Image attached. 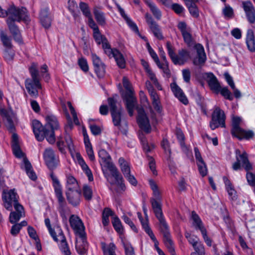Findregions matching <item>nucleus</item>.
Instances as JSON below:
<instances>
[{
  "instance_id": "nucleus-1",
  "label": "nucleus",
  "mask_w": 255,
  "mask_h": 255,
  "mask_svg": "<svg viewBox=\"0 0 255 255\" xmlns=\"http://www.w3.org/2000/svg\"><path fill=\"white\" fill-rule=\"evenodd\" d=\"M93 36L98 44H102L105 53L109 57H113L119 67L124 68L126 60L123 55L117 49L111 48L107 39L101 34L100 30L93 32Z\"/></svg>"
},
{
  "instance_id": "nucleus-2",
  "label": "nucleus",
  "mask_w": 255,
  "mask_h": 255,
  "mask_svg": "<svg viewBox=\"0 0 255 255\" xmlns=\"http://www.w3.org/2000/svg\"><path fill=\"white\" fill-rule=\"evenodd\" d=\"M31 79L28 78L25 81V86L29 94L33 97L38 96V89H41V85L39 79V72L37 64L33 63L29 68Z\"/></svg>"
},
{
  "instance_id": "nucleus-3",
  "label": "nucleus",
  "mask_w": 255,
  "mask_h": 255,
  "mask_svg": "<svg viewBox=\"0 0 255 255\" xmlns=\"http://www.w3.org/2000/svg\"><path fill=\"white\" fill-rule=\"evenodd\" d=\"M32 127L33 132L38 141H42L44 137H46L49 143L53 144L55 142V134L52 131H49V129H47L45 126L43 127L38 121H33Z\"/></svg>"
},
{
  "instance_id": "nucleus-4",
  "label": "nucleus",
  "mask_w": 255,
  "mask_h": 255,
  "mask_svg": "<svg viewBox=\"0 0 255 255\" xmlns=\"http://www.w3.org/2000/svg\"><path fill=\"white\" fill-rule=\"evenodd\" d=\"M99 156L105 162L107 168L110 170L112 176L115 178L118 185L120 186L123 190H125V186L123 183V178L116 167L112 162L109 161L110 156L107 151L103 149L100 150Z\"/></svg>"
},
{
  "instance_id": "nucleus-5",
  "label": "nucleus",
  "mask_w": 255,
  "mask_h": 255,
  "mask_svg": "<svg viewBox=\"0 0 255 255\" xmlns=\"http://www.w3.org/2000/svg\"><path fill=\"white\" fill-rule=\"evenodd\" d=\"M7 19L13 22L23 20L25 22H29L30 19L26 8L24 7H17L13 4L10 5L6 10Z\"/></svg>"
},
{
  "instance_id": "nucleus-6",
  "label": "nucleus",
  "mask_w": 255,
  "mask_h": 255,
  "mask_svg": "<svg viewBox=\"0 0 255 255\" xmlns=\"http://www.w3.org/2000/svg\"><path fill=\"white\" fill-rule=\"evenodd\" d=\"M235 153L236 161L233 164V169L234 170H238L242 166L247 171L251 170L252 165L249 162L247 152L245 151L241 152L239 149H237Z\"/></svg>"
},
{
  "instance_id": "nucleus-7",
  "label": "nucleus",
  "mask_w": 255,
  "mask_h": 255,
  "mask_svg": "<svg viewBox=\"0 0 255 255\" xmlns=\"http://www.w3.org/2000/svg\"><path fill=\"white\" fill-rule=\"evenodd\" d=\"M160 223V230L163 236L164 244L171 255H176L171 239L168 226L164 217L158 219Z\"/></svg>"
},
{
  "instance_id": "nucleus-8",
  "label": "nucleus",
  "mask_w": 255,
  "mask_h": 255,
  "mask_svg": "<svg viewBox=\"0 0 255 255\" xmlns=\"http://www.w3.org/2000/svg\"><path fill=\"white\" fill-rule=\"evenodd\" d=\"M50 176L52 180L55 193L58 199V210L60 212H63L66 207V202L63 196L61 185L58 179L54 175L53 173L50 174Z\"/></svg>"
},
{
  "instance_id": "nucleus-9",
  "label": "nucleus",
  "mask_w": 255,
  "mask_h": 255,
  "mask_svg": "<svg viewBox=\"0 0 255 255\" xmlns=\"http://www.w3.org/2000/svg\"><path fill=\"white\" fill-rule=\"evenodd\" d=\"M226 116L224 112L219 107H215L212 114V120L210 123V127L212 130L218 128L220 126L225 127Z\"/></svg>"
},
{
  "instance_id": "nucleus-10",
  "label": "nucleus",
  "mask_w": 255,
  "mask_h": 255,
  "mask_svg": "<svg viewBox=\"0 0 255 255\" xmlns=\"http://www.w3.org/2000/svg\"><path fill=\"white\" fill-rule=\"evenodd\" d=\"M69 223L75 234L79 238L84 239L86 233L85 227L80 218L75 215H72L69 218Z\"/></svg>"
},
{
  "instance_id": "nucleus-11",
  "label": "nucleus",
  "mask_w": 255,
  "mask_h": 255,
  "mask_svg": "<svg viewBox=\"0 0 255 255\" xmlns=\"http://www.w3.org/2000/svg\"><path fill=\"white\" fill-rule=\"evenodd\" d=\"M0 113L8 130L11 132L14 131V121L15 119V116L13 111L11 110L1 109Z\"/></svg>"
},
{
  "instance_id": "nucleus-12",
  "label": "nucleus",
  "mask_w": 255,
  "mask_h": 255,
  "mask_svg": "<svg viewBox=\"0 0 255 255\" xmlns=\"http://www.w3.org/2000/svg\"><path fill=\"white\" fill-rule=\"evenodd\" d=\"M43 158L46 165L50 170H53L57 166L58 159L56 157L52 149L46 148L43 152Z\"/></svg>"
},
{
  "instance_id": "nucleus-13",
  "label": "nucleus",
  "mask_w": 255,
  "mask_h": 255,
  "mask_svg": "<svg viewBox=\"0 0 255 255\" xmlns=\"http://www.w3.org/2000/svg\"><path fill=\"white\" fill-rule=\"evenodd\" d=\"M2 200L4 202V207L9 211L12 209V204L17 201V194L14 189L9 191H3L2 193Z\"/></svg>"
},
{
  "instance_id": "nucleus-14",
  "label": "nucleus",
  "mask_w": 255,
  "mask_h": 255,
  "mask_svg": "<svg viewBox=\"0 0 255 255\" xmlns=\"http://www.w3.org/2000/svg\"><path fill=\"white\" fill-rule=\"evenodd\" d=\"M137 123L139 128L146 133L150 132L151 130V126L148 117L143 109H139L138 110Z\"/></svg>"
},
{
  "instance_id": "nucleus-15",
  "label": "nucleus",
  "mask_w": 255,
  "mask_h": 255,
  "mask_svg": "<svg viewBox=\"0 0 255 255\" xmlns=\"http://www.w3.org/2000/svg\"><path fill=\"white\" fill-rule=\"evenodd\" d=\"M145 16L146 22L148 24L150 29L152 31L154 36L159 40L163 39L164 37L158 24L153 20L151 15L148 13H146Z\"/></svg>"
},
{
  "instance_id": "nucleus-16",
  "label": "nucleus",
  "mask_w": 255,
  "mask_h": 255,
  "mask_svg": "<svg viewBox=\"0 0 255 255\" xmlns=\"http://www.w3.org/2000/svg\"><path fill=\"white\" fill-rule=\"evenodd\" d=\"M242 7L243 8L248 20L250 23L255 22V8L250 0L242 1Z\"/></svg>"
},
{
  "instance_id": "nucleus-17",
  "label": "nucleus",
  "mask_w": 255,
  "mask_h": 255,
  "mask_svg": "<svg viewBox=\"0 0 255 255\" xmlns=\"http://www.w3.org/2000/svg\"><path fill=\"white\" fill-rule=\"evenodd\" d=\"M178 28L181 32L184 42L189 47L194 45V41L190 33V30L187 28L184 22H180L178 24Z\"/></svg>"
},
{
  "instance_id": "nucleus-18",
  "label": "nucleus",
  "mask_w": 255,
  "mask_h": 255,
  "mask_svg": "<svg viewBox=\"0 0 255 255\" xmlns=\"http://www.w3.org/2000/svg\"><path fill=\"white\" fill-rule=\"evenodd\" d=\"M56 231L58 235L56 237V239H53L56 242H60V248L61 252L65 255H70L71 252L66 241V238L64 236L63 232L60 228H57Z\"/></svg>"
},
{
  "instance_id": "nucleus-19",
  "label": "nucleus",
  "mask_w": 255,
  "mask_h": 255,
  "mask_svg": "<svg viewBox=\"0 0 255 255\" xmlns=\"http://www.w3.org/2000/svg\"><path fill=\"white\" fill-rule=\"evenodd\" d=\"M194 47L196 50L197 56L194 58L193 63L196 66H202L206 60V55L204 47L199 43L195 44Z\"/></svg>"
},
{
  "instance_id": "nucleus-20",
  "label": "nucleus",
  "mask_w": 255,
  "mask_h": 255,
  "mask_svg": "<svg viewBox=\"0 0 255 255\" xmlns=\"http://www.w3.org/2000/svg\"><path fill=\"white\" fill-rule=\"evenodd\" d=\"M95 71L99 78L103 77L105 73V66L96 54H92Z\"/></svg>"
},
{
  "instance_id": "nucleus-21",
  "label": "nucleus",
  "mask_w": 255,
  "mask_h": 255,
  "mask_svg": "<svg viewBox=\"0 0 255 255\" xmlns=\"http://www.w3.org/2000/svg\"><path fill=\"white\" fill-rule=\"evenodd\" d=\"M205 75V80L210 89L216 94H219L221 86L216 76L212 73H207Z\"/></svg>"
},
{
  "instance_id": "nucleus-22",
  "label": "nucleus",
  "mask_w": 255,
  "mask_h": 255,
  "mask_svg": "<svg viewBox=\"0 0 255 255\" xmlns=\"http://www.w3.org/2000/svg\"><path fill=\"white\" fill-rule=\"evenodd\" d=\"M126 101V108L130 116H132L133 110L136 105V99L133 95V93H126L124 98Z\"/></svg>"
},
{
  "instance_id": "nucleus-23",
  "label": "nucleus",
  "mask_w": 255,
  "mask_h": 255,
  "mask_svg": "<svg viewBox=\"0 0 255 255\" xmlns=\"http://www.w3.org/2000/svg\"><path fill=\"white\" fill-rule=\"evenodd\" d=\"M171 89L175 96L183 104L187 105L188 100L184 94L182 89L177 85L175 82L170 84Z\"/></svg>"
},
{
  "instance_id": "nucleus-24",
  "label": "nucleus",
  "mask_w": 255,
  "mask_h": 255,
  "mask_svg": "<svg viewBox=\"0 0 255 255\" xmlns=\"http://www.w3.org/2000/svg\"><path fill=\"white\" fill-rule=\"evenodd\" d=\"M66 195L69 204L73 206H76L79 204L81 200V191L80 190L67 191Z\"/></svg>"
},
{
  "instance_id": "nucleus-25",
  "label": "nucleus",
  "mask_w": 255,
  "mask_h": 255,
  "mask_svg": "<svg viewBox=\"0 0 255 255\" xmlns=\"http://www.w3.org/2000/svg\"><path fill=\"white\" fill-rule=\"evenodd\" d=\"M40 20L42 25L45 28H48L50 27L52 20V16L49 13L48 8L42 9L40 13Z\"/></svg>"
},
{
  "instance_id": "nucleus-26",
  "label": "nucleus",
  "mask_w": 255,
  "mask_h": 255,
  "mask_svg": "<svg viewBox=\"0 0 255 255\" xmlns=\"http://www.w3.org/2000/svg\"><path fill=\"white\" fill-rule=\"evenodd\" d=\"M6 23L14 39L17 42L21 43L22 40L20 32L14 22L10 19H6Z\"/></svg>"
},
{
  "instance_id": "nucleus-27",
  "label": "nucleus",
  "mask_w": 255,
  "mask_h": 255,
  "mask_svg": "<svg viewBox=\"0 0 255 255\" xmlns=\"http://www.w3.org/2000/svg\"><path fill=\"white\" fill-rule=\"evenodd\" d=\"M190 58V52L186 49H182L178 51V55L174 59L175 65H183Z\"/></svg>"
},
{
  "instance_id": "nucleus-28",
  "label": "nucleus",
  "mask_w": 255,
  "mask_h": 255,
  "mask_svg": "<svg viewBox=\"0 0 255 255\" xmlns=\"http://www.w3.org/2000/svg\"><path fill=\"white\" fill-rule=\"evenodd\" d=\"M46 124L45 126L49 131H52L54 134V130L59 128V123L56 117L52 115H47L45 118Z\"/></svg>"
},
{
  "instance_id": "nucleus-29",
  "label": "nucleus",
  "mask_w": 255,
  "mask_h": 255,
  "mask_svg": "<svg viewBox=\"0 0 255 255\" xmlns=\"http://www.w3.org/2000/svg\"><path fill=\"white\" fill-rule=\"evenodd\" d=\"M21 168L24 169L28 176L32 180L35 181L37 179V176L32 169V165L26 157L23 159V164L21 165Z\"/></svg>"
},
{
  "instance_id": "nucleus-30",
  "label": "nucleus",
  "mask_w": 255,
  "mask_h": 255,
  "mask_svg": "<svg viewBox=\"0 0 255 255\" xmlns=\"http://www.w3.org/2000/svg\"><path fill=\"white\" fill-rule=\"evenodd\" d=\"M152 208L157 219L163 217L161 203L154 198L150 200Z\"/></svg>"
},
{
  "instance_id": "nucleus-31",
  "label": "nucleus",
  "mask_w": 255,
  "mask_h": 255,
  "mask_svg": "<svg viewBox=\"0 0 255 255\" xmlns=\"http://www.w3.org/2000/svg\"><path fill=\"white\" fill-rule=\"evenodd\" d=\"M246 44L248 49L251 52L255 51V40L254 32L252 29H249L247 34Z\"/></svg>"
},
{
  "instance_id": "nucleus-32",
  "label": "nucleus",
  "mask_w": 255,
  "mask_h": 255,
  "mask_svg": "<svg viewBox=\"0 0 255 255\" xmlns=\"http://www.w3.org/2000/svg\"><path fill=\"white\" fill-rule=\"evenodd\" d=\"M223 180L229 196L232 200H236L237 199L236 191L231 181L226 176L223 177Z\"/></svg>"
},
{
  "instance_id": "nucleus-33",
  "label": "nucleus",
  "mask_w": 255,
  "mask_h": 255,
  "mask_svg": "<svg viewBox=\"0 0 255 255\" xmlns=\"http://www.w3.org/2000/svg\"><path fill=\"white\" fill-rule=\"evenodd\" d=\"M66 188L67 191L79 190L77 180L71 175L67 176Z\"/></svg>"
},
{
  "instance_id": "nucleus-34",
  "label": "nucleus",
  "mask_w": 255,
  "mask_h": 255,
  "mask_svg": "<svg viewBox=\"0 0 255 255\" xmlns=\"http://www.w3.org/2000/svg\"><path fill=\"white\" fill-rule=\"evenodd\" d=\"M197 0H185V2L188 7L190 14L195 17L199 16V10L195 3Z\"/></svg>"
},
{
  "instance_id": "nucleus-35",
  "label": "nucleus",
  "mask_w": 255,
  "mask_h": 255,
  "mask_svg": "<svg viewBox=\"0 0 255 255\" xmlns=\"http://www.w3.org/2000/svg\"><path fill=\"white\" fill-rule=\"evenodd\" d=\"M81 241L77 242V244L76 245V249L78 253L80 255H84L86 254L87 248H88V243L86 241V235H85L84 239L80 238Z\"/></svg>"
},
{
  "instance_id": "nucleus-36",
  "label": "nucleus",
  "mask_w": 255,
  "mask_h": 255,
  "mask_svg": "<svg viewBox=\"0 0 255 255\" xmlns=\"http://www.w3.org/2000/svg\"><path fill=\"white\" fill-rule=\"evenodd\" d=\"M241 119L238 117H234L232 119V128L231 133L232 135L235 136L242 129L240 126Z\"/></svg>"
},
{
  "instance_id": "nucleus-37",
  "label": "nucleus",
  "mask_w": 255,
  "mask_h": 255,
  "mask_svg": "<svg viewBox=\"0 0 255 255\" xmlns=\"http://www.w3.org/2000/svg\"><path fill=\"white\" fill-rule=\"evenodd\" d=\"M191 219L193 220V225L196 230H199L201 231L202 229H205L201 219L195 211H192L191 213Z\"/></svg>"
},
{
  "instance_id": "nucleus-38",
  "label": "nucleus",
  "mask_w": 255,
  "mask_h": 255,
  "mask_svg": "<svg viewBox=\"0 0 255 255\" xmlns=\"http://www.w3.org/2000/svg\"><path fill=\"white\" fill-rule=\"evenodd\" d=\"M94 14L97 22L101 25H104L106 24V18L104 13L98 8L95 7L94 9Z\"/></svg>"
},
{
  "instance_id": "nucleus-39",
  "label": "nucleus",
  "mask_w": 255,
  "mask_h": 255,
  "mask_svg": "<svg viewBox=\"0 0 255 255\" xmlns=\"http://www.w3.org/2000/svg\"><path fill=\"white\" fill-rule=\"evenodd\" d=\"M112 223L114 228L117 233L121 235L123 234L124 228L121 221L118 216H115L113 217Z\"/></svg>"
},
{
  "instance_id": "nucleus-40",
  "label": "nucleus",
  "mask_w": 255,
  "mask_h": 255,
  "mask_svg": "<svg viewBox=\"0 0 255 255\" xmlns=\"http://www.w3.org/2000/svg\"><path fill=\"white\" fill-rule=\"evenodd\" d=\"M146 2L148 6L149 7L150 10L152 12L154 17L158 20L160 19L161 17V13L160 10L150 0H147Z\"/></svg>"
},
{
  "instance_id": "nucleus-41",
  "label": "nucleus",
  "mask_w": 255,
  "mask_h": 255,
  "mask_svg": "<svg viewBox=\"0 0 255 255\" xmlns=\"http://www.w3.org/2000/svg\"><path fill=\"white\" fill-rule=\"evenodd\" d=\"M119 163L124 176H126V175L130 173L129 164L124 159V158H120L119 159Z\"/></svg>"
},
{
  "instance_id": "nucleus-42",
  "label": "nucleus",
  "mask_w": 255,
  "mask_h": 255,
  "mask_svg": "<svg viewBox=\"0 0 255 255\" xmlns=\"http://www.w3.org/2000/svg\"><path fill=\"white\" fill-rule=\"evenodd\" d=\"M254 136V133L252 130H245L243 129L241 130L239 133H238L235 137L239 138V139H242L245 138L249 139L252 138Z\"/></svg>"
},
{
  "instance_id": "nucleus-43",
  "label": "nucleus",
  "mask_w": 255,
  "mask_h": 255,
  "mask_svg": "<svg viewBox=\"0 0 255 255\" xmlns=\"http://www.w3.org/2000/svg\"><path fill=\"white\" fill-rule=\"evenodd\" d=\"M142 226L144 229L145 232L149 235L151 239L153 241L154 243V246L155 249L158 246V242L157 240H156L153 233L152 232V230L149 227L147 223L145 222V223L142 222Z\"/></svg>"
},
{
  "instance_id": "nucleus-44",
  "label": "nucleus",
  "mask_w": 255,
  "mask_h": 255,
  "mask_svg": "<svg viewBox=\"0 0 255 255\" xmlns=\"http://www.w3.org/2000/svg\"><path fill=\"white\" fill-rule=\"evenodd\" d=\"M122 110L117 112H112L111 113L113 124L115 126L118 127L119 129L120 128L122 122Z\"/></svg>"
},
{
  "instance_id": "nucleus-45",
  "label": "nucleus",
  "mask_w": 255,
  "mask_h": 255,
  "mask_svg": "<svg viewBox=\"0 0 255 255\" xmlns=\"http://www.w3.org/2000/svg\"><path fill=\"white\" fill-rule=\"evenodd\" d=\"M0 38L3 45L7 48H11L12 44L10 39L7 36L6 34L2 29L0 30Z\"/></svg>"
},
{
  "instance_id": "nucleus-46",
  "label": "nucleus",
  "mask_w": 255,
  "mask_h": 255,
  "mask_svg": "<svg viewBox=\"0 0 255 255\" xmlns=\"http://www.w3.org/2000/svg\"><path fill=\"white\" fill-rule=\"evenodd\" d=\"M102 248L105 255H116L115 253L116 246L113 243H110L107 247L103 244Z\"/></svg>"
},
{
  "instance_id": "nucleus-47",
  "label": "nucleus",
  "mask_w": 255,
  "mask_h": 255,
  "mask_svg": "<svg viewBox=\"0 0 255 255\" xmlns=\"http://www.w3.org/2000/svg\"><path fill=\"white\" fill-rule=\"evenodd\" d=\"M45 224L48 228V231L53 239H56V237L58 235L56 231L57 228H60L59 226H55L53 229L50 224V221L49 218H46L44 220Z\"/></svg>"
},
{
  "instance_id": "nucleus-48",
  "label": "nucleus",
  "mask_w": 255,
  "mask_h": 255,
  "mask_svg": "<svg viewBox=\"0 0 255 255\" xmlns=\"http://www.w3.org/2000/svg\"><path fill=\"white\" fill-rule=\"evenodd\" d=\"M176 135L182 149L186 150L187 147L184 142L185 136L182 130L179 128H177L176 130Z\"/></svg>"
},
{
  "instance_id": "nucleus-49",
  "label": "nucleus",
  "mask_w": 255,
  "mask_h": 255,
  "mask_svg": "<svg viewBox=\"0 0 255 255\" xmlns=\"http://www.w3.org/2000/svg\"><path fill=\"white\" fill-rule=\"evenodd\" d=\"M194 252L191 254V255H205V251L203 245L200 242L199 244L193 247Z\"/></svg>"
},
{
  "instance_id": "nucleus-50",
  "label": "nucleus",
  "mask_w": 255,
  "mask_h": 255,
  "mask_svg": "<svg viewBox=\"0 0 255 255\" xmlns=\"http://www.w3.org/2000/svg\"><path fill=\"white\" fill-rule=\"evenodd\" d=\"M65 140L70 152L72 154H73L75 152L74 146L72 138L69 133L65 134Z\"/></svg>"
},
{
  "instance_id": "nucleus-51",
  "label": "nucleus",
  "mask_w": 255,
  "mask_h": 255,
  "mask_svg": "<svg viewBox=\"0 0 255 255\" xmlns=\"http://www.w3.org/2000/svg\"><path fill=\"white\" fill-rule=\"evenodd\" d=\"M222 12L224 17L227 19H231L234 17V10L230 5H226L223 9Z\"/></svg>"
},
{
  "instance_id": "nucleus-52",
  "label": "nucleus",
  "mask_w": 255,
  "mask_h": 255,
  "mask_svg": "<svg viewBox=\"0 0 255 255\" xmlns=\"http://www.w3.org/2000/svg\"><path fill=\"white\" fill-rule=\"evenodd\" d=\"M197 164L198 170L199 171L200 175L202 177H204L206 175H207V173H208V169H207V165H206L205 162H204V161L198 162V163H197Z\"/></svg>"
},
{
  "instance_id": "nucleus-53",
  "label": "nucleus",
  "mask_w": 255,
  "mask_h": 255,
  "mask_svg": "<svg viewBox=\"0 0 255 255\" xmlns=\"http://www.w3.org/2000/svg\"><path fill=\"white\" fill-rule=\"evenodd\" d=\"M79 7L83 14L87 17L92 16L90 10L89 9V6L87 3L81 2L79 3Z\"/></svg>"
},
{
  "instance_id": "nucleus-54",
  "label": "nucleus",
  "mask_w": 255,
  "mask_h": 255,
  "mask_svg": "<svg viewBox=\"0 0 255 255\" xmlns=\"http://www.w3.org/2000/svg\"><path fill=\"white\" fill-rule=\"evenodd\" d=\"M149 183L150 188L153 191L154 196L157 198V199H160V193L158 190V186H157V184L152 180H150L149 181Z\"/></svg>"
},
{
  "instance_id": "nucleus-55",
  "label": "nucleus",
  "mask_w": 255,
  "mask_h": 255,
  "mask_svg": "<svg viewBox=\"0 0 255 255\" xmlns=\"http://www.w3.org/2000/svg\"><path fill=\"white\" fill-rule=\"evenodd\" d=\"M156 64L160 69L162 70L163 73L165 75L167 78H169L170 77L171 73L168 67V62L161 64L159 60L158 64Z\"/></svg>"
},
{
  "instance_id": "nucleus-56",
  "label": "nucleus",
  "mask_w": 255,
  "mask_h": 255,
  "mask_svg": "<svg viewBox=\"0 0 255 255\" xmlns=\"http://www.w3.org/2000/svg\"><path fill=\"white\" fill-rule=\"evenodd\" d=\"M23 216H24V215H21L20 213H18L16 212H11L9 215V222L12 224L16 223Z\"/></svg>"
},
{
  "instance_id": "nucleus-57",
  "label": "nucleus",
  "mask_w": 255,
  "mask_h": 255,
  "mask_svg": "<svg viewBox=\"0 0 255 255\" xmlns=\"http://www.w3.org/2000/svg\"><path fill=\"white\" fill-rule=\"evenodd\" d=\"M166 48L168 52V54L170 57L172 61L174 63V59L176 58L177 55L174 52V48L171 44L170 42L167 41L166 42Z\"/></svg>"
},
{
  "instance_id": "nucleus-58",
  "label": "nucleus",
  "mask_w": 255,
  "mask_h": 255,
  "mask_svg": "<svg viewBox=\"0 0 255 255\" xmlns=\"http://www.w3.org/2000/svg\"><path fill=\"white\" fill-rule=\"evenodd\" d=\"M83 195L87 200H90L92 198V190L88 185H84L83 188Z\"/></svg>"
},
{
  "instance_id": "nucleus-59",
  "label": "nucleus",
  "mask_w": 255,
  "mask_h": 255,
  "mask_svg": "<svg viewBox=\"0 0 255 255\" xmlns=\"http://www.w3.org/2000/svg\"><path fill=\"white\" fill-rule=\"evenodd\" d=\"M219 93L225 97V98L230 101L233 99L231 92L228 90L227 87L220 88Z\"/></svg>"
},
{
  "instance_id": "nucleus-60",
  "label": "nucleus",
  "mask_w": 255,
  "mask_h": 255,
  "mask_svg": "<svg viewBox=\"0 0 255 255\" xmlns=\"http://www.w3.org/2000/svg\"><path fill=\"white\" fill-rule=\"evenodd\" d=\"M108 104L110 108L111 113L122 110V108L118 109L116 106L117 101L113 98H109L108 99Z\"/></svg>"
},
{
  "instance_id": "nucleus-61",
  "label": "nucleus",
  "mask_w": 255,
  "mask_h": 255,
  "mask_svg": "<svg viewBox=\"0 0 255 255\" xmlns=\"http://www.w3.org/2000/svg\"><path fill=\"white\" fill-rule=\"evenodd\" d=\"M149 77L150 79L152 81L153 84L156 86L159 90H161V86L159 85L157 78H156L155 75L152 71L151 70H148L146 72Z\"/></svg>"
},
{
  "instance_id": "nucleus-62",
  "label": "nucleus",
  "mask_w": 255,
  "mask_h": 255,
  "mask_svg": "<svg viewBox=\"0 0 255 255\" xmlns=\"http://www.w3.org/2000/svg\"><path fill=\"white\" fill-rule=\"evenodd\" d=\"M185 237L187 239L189 243L192 245V247H194L198 244H199L200 242H199V240L197 237H194L192 236L189 233H186L185 234Z\"/></svg>"
},
{
  "instance_id": "nucleus-63",
  "label": "nucleus",
  "mask_w": 255,
  "mask_h": 255,
  "mask_svg": "<svg viewBox=\"0 0 255 255\" xmlns=\"http://www.w3.org/2000/svg\"><path fill=\"white\" fill-rule=\"evenodd\" d=\"M12 147L13 154L16 157L21 158L24 156L19 144H15L14 145H12Z\"/></svg>"
},
{
  "instance_id": "nucleus-64",
  "label": "nucleus",
  "mask_w": 255,
  "mask_h": 255,
  "mask_svg": "<svg viewBox=\"0 0 255 255\" xmlns=\"http://www.w3.org/2000/svg\"><path fill=\"white\" fill-rule=\"evenodd\" d=\"M246 177L249 184L251 186L255 187L254 192L255 193V175L252 173L248 172Z\"/></svg>"
}]
</instances>
